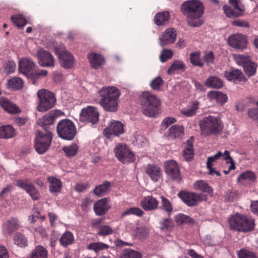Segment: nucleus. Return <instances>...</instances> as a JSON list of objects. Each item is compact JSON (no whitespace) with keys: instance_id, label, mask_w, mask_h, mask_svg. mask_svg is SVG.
I'll use <instances>...</instances> for the list:
<instances>
[{"instance_id":"1","label":"nucleus","mask_w":258,"mask_h":258,"mask_svg":"<svg viewBox=\"0 0 258 258\" xmlns=\"http://www.w3.org/2000/svg\"><path fill=\"white\" fill-rule=\"evenodd\" d=\"M181 9L187 16V23L192 27H199L202 24L200 19L204 12L202 3L198 0H189L182 5Z\"/></svg>"},{"instance_id":"2","label":"nucleus","mask_w":258,"mask_h":258,"mask_svg":"<svg viewBox=\"0 0 258 258\" xmlns=\"http://www.w3.org/2000/svg\"><path fill=\"white\" fill-rule=\"evenodd\" d=\"M98 93L101 97L100 104L105 110L115 112L117 110L118 99L120 92L116 87H103L99 90Z\"/></svg>"},{"instance_id":"3","label":"nucleus","mask_w":258,"mask_h":258,"mask_svg":"<svg viewBox=\"0 0 258 258\" xmlns=\"http://www.w3.org/2000/svg\"><path fill=\"white\" fill-rule=\"evenodd\" d=\"M143 113L148 117H155L161 111V101L155 95L146 91L141 95Z\"/></svg>"},{"instance_id":"4","label":"nucleus","mask_w":258,"mask_h":258,"mask_svg":"<svg viewBox=\"0 0 258 258\" xmlns=\"http://www.w3.org/2000/svg\"><path fill=\"white\" fill-rule=\"evenodd\" d=\"M200 126L202 134L209 136L220 134L223 125L219 118L209 115L200 121Z\"/></svg>"},{"instance_id":"5","label":"nucleus","mask_w":258,"mask_h":258,"mask_svg":"<svg viewBox=\"0 0 258 258\" xmlns=\"http://www.w3.org/2000/svg\"><path fill=\"white\" fill-rule=\"evenodd\" d=\"M230 228L238 231L246 232L254 228V221L246 216L235 214L232 215L228 220Z\"/></svg>"},{"instance_id":"6","label":"nucleus","mask_w":258,"mask_h":258,"mask_svg":"<svg viewBox=\"0 0 258 258\" xmlns=\"http://www.w3.org/2000/svg\"><path fill=\"white\" fill-rule=\"evenodd\" d=\"M52 139L51 131L43 132L37 131L35 134V149L36 152L42 154L49 148Z\"/></svg>"},{"instance_id":"7","label":"nucleus","mask_w":258,"mask_h":258,"mask_svg":"<svg viewBox=\"0 0 258 258\" xmlns=\"http://www.w3.org/2000/svg\"><path fill=\"white\" fill-rule=\"evenodd\" d=\"M56 129L58 137L66 140H72L77 133L74 122L68 119L61 120Z\"/></svg>"},{"instance_id":"8","label":"nucleus","mask_w":258,"mask_h":258,"mask_svg":"<svg viewBox=\"0 0 258 258\" xmlns=\"http://www.w3.org/2000/svg\"><path fill=\"white\" fill-rule=\"evenodd\" d=\"M37 95L39 100L37 106V110L39 111L44 112L48 110L53 106L56 102L54 94L47 90H39Z\"/></svg>"},{"instance_id":"9","label":"nucleus","mask_w":258,"mask_h":258,"mask_svg":"<svg viewBox=\"0 0 258 258\" xmlns=\"http://www.w3.org/2000/svg\"><path fill=\"white\" fill-rule=\"evenodd\" d=\"M116 157L123 164L133 163L135 161V155L124 144H118L114 149Z\"/></svg>"},{"instance_id":"10","label":"nucleus","mask_w":258,"mask_h":258,"mask_svg":"<svg viewBox=\"0 0 258 258\" xmlns=\"http://www.w3.org/2000/svg\"><path fill=\"white\" fill-rule=\"evenodd\" d=\"M54 49L61 66L66 69L72 68L74 64V57L71 53L63 46L56 47Z\"/></svg>"},{"instance_id":"11","label":"nucleus","mask_w":258,"mask_h":258,"mask_svg":"<svg viewBox=\"0 0 258 258\" xmlns=\"http://www.w3.org/2000/svg\"><path fill=\"white\" fill-rule=\"evenodd\" d=\"M99 113L95 107L88 106L82 109L80 113L81 121L96 124L99 120Z\"/></svg>"},{"instance_id":"12","label":"nucleus","mask_w":258,"mask_h":258,"mask_svg":"<svg viewBox=\"0 0 258 258\" xmlns=\"http://www.w3.org/2000/svg\"><path fill=\"white\" fill-rule=\"evenodd\" d=\"M229 2L231 8L225 5L223 6V10L228 17H239L242 15L244 7L240 0H229Z\"/></svg>"},{"instance_id":"13","label":"nucleus","mask_w":258,"mask_h":258,"mask_svg":"<svg viewBox=\"0 0 258 258\" xmlns=\"http://www.w3.org/2000/svg\"><path fill=\"white\" fill-rule=\"evenodd\" d=\"M36 56L39 65L42 67L53 68L55 66V59L51 54L43 49L37 51Z\"/></svg>"},{"instance_id":"14","label":"nucleus","mask_w":258,"mask_h":258,"mask_svg":"<svg viewBox=\"0 0 258 258\" xmlns=\"http://www.w3.org/2000/svg\"><path fill=\"white\" fill-rule=\"evenodd\" d=\"M229 45L233 48L244 49L247 46L246 37L242 34H235L229 37L228 39Z\"/></svg>"},{"instance_id":"15","label":"nucleus","mask_w":258,"mask_h":258,"mask_svg":"<svg viewBox=\"0 0 258 258\" xmlns=\"http://www.w3.org/2000/svg\"><path fill=\"white\" fill-rule=\"evenodd\" d=\"M165 171L167 174L174 180L178 181L180 180L179 168L177 162L174 160H170L165 163Z\"/></svg>"},{"instance_id":"16","label":"nucleus","mask_w":258,"mask_h":258,"mask_svg":"<svg viewBox=\"0 0 258 258\" xmlns=\"http://www.w3.org/2000/svg\"><path fill=\"white\" fill-rule=\"evenodd\" d=\"M17 185L24 189L33 200H38L40 199V195L38 190L35 187L34 184L28 182L27 180H18Z\"/></svg>"},{"instance_id":"17","label":"nucleus","mask_w":258,"mask_h":258,"mask_svg":"<svg viewBox=\"0 0 258 258\" xmlns=\"http://www.w3.org/2000/svg\"><path fill=\"white\" fill-rule=\"evenodd\" d=\"M124 132L123 125L119 121L112 120L106 127L104 133L107 138H110L111 135L118 136Z\"/></svg>"},{"instance_id":"18","label":"nucleus","mask_w":258,"mask_h":258,"mask_svg":"<svg viewBox=\"0 0 258 258\" xmlns=\"http://www.w3.org/2000/svg\"><path fill=\"white\" fill-rule=\"evenodd\" d=\"M176 38V31L172 28L166 29L159 37V44L164 47V46L172 44L174 42Z\"/></svg>"},{"instance_id":"19","label":"nucleus","mask_w":258,"mask_h":258,"mask_svg":"<svg viewBox=\"0 0 258 258\" xmlns=\"http://www.w3.org/2000/svg\"><path fill=\"white\" fill-rule=\"evenodd\" d=\"M56 117V113L51 111L42 118H40L37 121V123L43 127L44 130L43 132L51 131L49 126L53 124Z\"/></svg>"},{"instance_id":"20","label":"nucleus","mask_w":258,"mask_h":258,"mask_svg":"<svg viewBox=\"0 0 258 258\" xmlns=\"http://www.w3.org/2000/svg\"><path fill=\"white\" fill-rule=\"evenodd\" d=\"M35 64L33 61L27 57L22 58L19 62V72L27 77L35 69Z\"/></svg>"},{"instance_id":"21","label":"nucleus","mask_w":258,"mask_h":258,"mask_svg":"<svg viewBox=\"0 0 258 258\" xmlns=\"http://www.w3.org/2000/svg\"><path fill=\"white\" fill-rule=\"evenodd\" d=\"M178 196L188 206L196 205L200 199V196L194 192L180 191Z\"/></svg>"},{"instance_id":"22","label":"nucleus","mask_w":258,"mask_h":258,"mask_svg":"<svg viewBox=\"0 0 258 258\" xmlns=\"http://www.w3.org/2000/svg\"><path fill=\"white\" fill-rule=\"evenodd\" d=\"M256 176L254 172L247 170L241 173L237 178L238 183L244 185H250L256 181Z\"/></svg>"},{"instance_id":"23","label":"nucleus","mask_w":258,"mask_h":258,"mask_svg":"<svg viewBox=\"0 0 258 258\" xmlns=\"http://www.w3.org/2000/svg\"><path fill=\"white\" fill-rule=\"evenodd\" d=\"M108 201L106 198H104L96 202L93 206V209L95 214L98 216L104 215L110 209Z\"/></svg>"},{"instance_id":"24","label":"nucleus","mask_w":258,"mask_h":258,"mask_svg":"<svg viewBox=\"0 0 258 258\" xmlns=\"http://www.w3.org/2000/svg\"><path fill=\"white\" fill-rule=\"evenodd\" d=\"M146 173L154 182L158 181L162 176L161 168L155 164L148 165L146 168Z\"/></svg>"},{"instance_id":"25","label":"nucleus","mask_w":258,"mask_h":258,"mask_svg":"<svg viewBox=\"0 0 258 258\" xmlns=\"http://www.w3.org/2000/svg\"><path fill=\"white\" fill-rule=\"evenodd\" d=\"M0 105L5 110L11 114L18 113L21 112V109L18 106L5 97L0 98Z\"/></svg>"},{"instance_id":"26","label":"nucleus","mask_w":258,"mask_h":258,"mask_svg":"<svg viewBox=\"0 0 258 258\" xmlns=\"http://www.w3.org/2000/svg\"><path fill=\"white\" fill-rule=\"evenodd\" d=\"M87 57L91 67L94 69L100 68L104 62V58L101 55L94 52L89 53Z\"/></svg>"},{"instance_id":"27","label":"nucleus","mask_w":258,"mask_h":258,"mask_svg":"<svg viewBox=\"0 0 258 258\" xmlns=\"http://www.w3.org/2000/svg\"><path fill=\"white\" fill-rule=\"evenodd\" d=\"M224 75L227 80L235 83L241 81L244 78L243 73L237 69H232L226 71Z\"/></svg>"},{"instance_id":"28","label":"nucleus","mask_w":258,"mask_h":258,"mask_svg":"<svg viewBox=\"0 0 258 258\" xmlns=\"http://www.w3.org/2000/svg\"><path fill=\"white\" fill-rule=\"evenodd\" d=\"M141 205L145 210H151L158 207V202L153 197L148 196L141 201Z\"/></svg>"},{"instance_id":"29","label":"nucleus","mask_w":258,"mask_h":258,"mask_svg":"<svg viewBox=\"0 0 258 258\" xmlns=\"http://www.w3.org/2000/svg\"><path fill=\"white\" fill-rule=\"evenodd\" d=\"M47 180L49 182V189L51 193L55 194L60 191L62 183L59 179L53 176H49Z\"/></svg>"},{"instance_id":"30","label":"nucleus","mask_w":258,"mask_h":258,"mask_svg":"<svg viewBox=\"0 0 258 258\" xmlns=\"http://www.w3.org/2000/svg\"><path fill=\"white\" fill-rule=\"evenodd\" d=\"M207 96L211 100H215L217 103L220 105H223L228 100L227 95L219 91H209Z\"/></svg>"},{"instance_id":"31","label":"nucleus","mask_w":258,"mask_h":258,"mask_svg":"<svg viewBox=\"0 0 258 258\" xmlns=\"http://www.w3.org/2000/svg\"><path fill=\"white\" fill-rule=\"evenodd\" d=\"M47 73V71L45 70L34 69L27 77L32 81L33 84H36L37 80L46 76Z\"/></svg>"},{"instance_id":"32","label":"nucleus","mask_w":258,"mask_h":258,"mask_svg":"<svg viewBox=\"0 0 258 258\" xmlns=\"http://www.w3.org/2000/svg\"><path fill=\"white\" fill-rule=\"evenodd\" d=\"M205 85L209 88L220 89L223 87V82L217 76H210L205 81Z\"/></svg>"},{"instance_id":"33","label":"nucleus","mask_w":258,"mask_h":258,"mask_svg":"<svg viewBox=\"0 0 258 258\" xmlns=\"http://www.w3.org/2000/svg\"><path fill=\"white\" fill-rule=\"evenodd\" d=\"M228 158H230L229 151L226 150L223 153H222L221 151H219L216 154L208 157L207 162V168H211V166H212V163L218 159L221 158L225 160H227Z\"/></svg>"},{"instance_id":"34","label":"nucleus","mask_w":258,"mask_h":258,"mask_svg":"<svg viewBox=\"0 0 258 258\" xmlns=\"http://www.w3.org/2000/svg\"><path fill=\"white\" fill-rule=\"evenodd\" d=\"M133 233L137 239H144L148 236L149 229L145 226H137L133 230Z\"/></svg>"},{"instance_id":"35","label":"nucleus","mask_w":258,"mask_h":258,"mask_svg":"<svg viewBox=\"0 0 258 258\" xmlns=\"http://www.w3.org/2000/svg\"><path fill=\"white\" fill-rule=\"evenodd\" d=\"M199 102L197 101H195L186 108L181 109L180 112L182 114L187 117L192 116L196 114L197 111L199 108Z\"/></svg>"},{"instance_id":"36","label":"nucleus","mask_w":258,"mask_h":258,"mask_svg":"<svg viewBox=\"0 0 258 258\" xmlns=\"http://www.w3.org/2000/svg\"><path fill=\"white\" fill-rule=\"evenodd\" d=\"M24 81L19 77H13L10 79L8 82V87L12 90H19L23 88Z\"/></svg>"},{"instance_id":"37","label":"nucleus","mask_w":258,"mask_h":258,"mask_svg":"<svg viewBox=\"0 0 258 258\" xmlns=\"http://www.w3.org/2000/svg\"><path fill=\"white\" fill-rule=\"evenodd\" d=\"M74 241L73 234L69 231L65 232L59 239V242L61 245L63 247L72 244Z\"/></svg>"},{"instance_id":"38","label":"nucleus","mask_w":258,"mask_h":258,"mask_svg":"<svg viewBox=\"0 0 258 258\" xmlns=\"http://www.w3.org/2000/svg\"><path fill=\"white\" fill-rule=\"evenodd\" d=\"M183 130L182 126L173 125L169 129L168 136L170 139L180 137L183 134Z\"/></svg>"},{"instance_id":"39","label":"nucleus","mask_w":258,"mask_h":258,"mask_svg":"<svg viewBox=\"0 0 258 258\" xmlns=\"http://www.w3.org/2000/svg\"><path fill=\"white\" fill-rule=\"evenodd\" d=\"M194 188L204 192L211 194L213 192L212 188L209 185L208 183L203 180H198L194 183Z\"/></svg>"},{"instance_id":"40","label":"nucleus","mask_w":258,"mask_h":258,"mask_svg":"<svg viewBox=\"0 0 258 258\" xmlns=\"http://www.w3.org/2000/svg\"><path fill=\"white\" fill-rule=\"evenodd\" d=\"M28 258H47V251L42 246L35 247Z\"/></svg>"},{"instance_id":"41","label":"nucleus","mask_w":258,"mask_h":258,"mask_svg":"<svg viewBox=\"0 0 258 258\" xmlns=\"http://www.w3.org/2000/svg\"><path fill=\"white\" fill-rule=\"evenodd\" d=\"M192 138L187 141L186 147L183 151L182 155L186 161L190 160L194 157Z\"/></svg>"},{"instance_id":"42","label":"nucleus","mask_w":258,"mask_h":258,"mask_svg":"<svg viewBox=\"0 0 258 258\" xmlns=\"http://www.w3.org/2000/svg\"><path fill=\"white\" fill-rule=\"evenodd\" d=\"M169 17V13L167 11L158 13L154 17L155 23L158 26L163 25L168 21Z\"/></svg>"},{"instance_id":"43","label":"nucleus","mask_w":258,"mask_h":258,"mask_svg":"<svg viewBox=\"0 0 258 258\" xmlns=\"http://www.w3.org/2000/svg\"><path fill=\"white\" fill-rule=\"evenodd\" d=\"M185 64L180 60L174 61L171 67L168 69L167 73L169 75H173L174 73L178 71H184L185 70Z\"/></svg>"},{"instance_id":"44","label":"nucleus","mask_w":258,"mask_h":258,"mask_svg":"<svg viewBox=\"0 0 258 258\" xmlns=\"http://www.w3.org/2000/svg\"><path fill=\"white\" fill-rule=\"evenodd\" d=\"M110 187V183L106 181L103 184L96 186L94 189V193L97 196H103L107 193Z\"/></svg>"},{"instance_id":"45","label":"nucleus","mask_w":258,"mask_h":258,"mask_svg":"<svg viewBox=\"0 0 258 258\" xmlns=\"http://www.w3.org/2000/svg\"><path fill=\"white\" fill-rule=\"evenodd\" d=\"M175 220L177 224H191L194 223V220L189 216L181 213L178 214L175 216Z\"/></svg>"},{"instance_id":"46","label":"nucleus","mask_w":258,"mask_h":258,"mask_svg":"<svg viewBox=\"0 0 258 258\" xmlns=\"http://www.w3.org/2000/svg\"><path fill=\"white\" fill-rule=\"evenodd\" d=\"M142 257L141 253L131 249L123 250L120 255V258H142Z\"/></svg>"},{"instance_id":"47","label":"nucleus","mask_w":258,"mask_h":258,"mask_svg":"<svg viewBox=\"0 0 258 258\" xmlns=\"http://www.w3.org/2000/svg\"><path fill=\"white\" fill-rule=\"evenodd\" d=\"M189 59L190 62L194 66L203 67L204 62L201 59V54L200 52L196 51L192 52L189 54Z\"/></svg>"},{"instance_id":"48","label":"nucleus","mask_w":258,"mask_h":258,"mask_svg":"<svg viewBox=\"0 0 258 258\" xmlns=\"http://www.w3.org/2000/svg\"><path fill=\"white\" fill-rule=\"evenodd\" d=\"M108 248L107 244L102 242H94L91 243L87 246V249L94 251L96 253H98L102 250L106 249Z\"/></svg>"},{"instance_id":"49","label":"nucleus","mask_w":258,"mask_h":258,"mask_svg":"<svg viewBox=\"0 0 258 258\" xmlns=\"http://www.w3.org/2000/svg\"><path fill=\"white\" fill-rule=\"evenodd\" d=\"M248 102L251 103H255L256 105V107L253 108H250L248 110V115L250 118L252 119H258V101L253 100L251 97L248 98Z\"/></svg>"},{"instance_id":"50","label":"nucleus","mask_w":258,"mask_h":258,"mask_svg":"<svg viewBox=\"0 0 258 258\" xmlns=\"http://www.w3.org/2000/svg\"><path fill=\"white\" fill-rule=\"evenodd\" d=\"M11 20L19 28L24 27L27 23V20L22 15H15L11 17Z\"/></svg>"},{"instance_id":"51","label":"nucleus","mask_w":258,"mask_h":258,"mask_svg":"<svg viewBox=\"0 0 258 258\" xmlns=\"http://www.w3.org/2000/svg\"><path fill=\"white\" fill-rule=\"evenodd\" d=\"M2 138H11L13 137L16 132L12 126L8 125L2 126Z\"/></svg>"},{"instance_id":"52","label":"nucleus","mask_w":258,"mask_h":258,"mask_svg":"<svg viewBox=\"0 0 258 258\" xmlns=\"http://www.w3.org/2000/svg\"><path fill=\"white\" fill-rule=\"evenodd\" d=\"M160 229L162 231H170L174 226V224L170 218H165L161 221L160 223Z\"/></svg>"},{"instance_id":"53","label":"nucleus","mask_w":258,"mask_h":258,"mask_svg":"<svg viewBox=\"0 0 258 258\" xmlns=\"http://www.w3.org/2000/svg\"><path fill=\"white\" fill-rule=\"evenodd\" d=\"M78 147L76 144H73L70 146L63 148V151L69 157L75 156L78 152Z\"/></svg>"},{"instance_id":"54","label":"nucleus","mask_w":258,"mask_h":258,"mask_svg":"<svg viewBox=\"0 0 258 258\" xmlns=\"http://www.w3.org/2000/svg\"><path fill=\"white\" fill-rule=\"evenodd\" d=\"M235 59L236 63L244 68L250 61L251 59L249 56L241 54H238L235 56Z\"/></svg>"},{"instance_id":"55","label":"nucleus","mask_w":258,"mask_h":258,"mask_svg":"<svg viewBox=\"0 0 258 258\" xmlns=\"http://www.w3.org/2000/svg\"><path fill=\"white\" fill-rule=\"evenodd\" d=\"M15 243L20 247L27 245V240L24 235L21 233H16L14 237Z\"/></svg>"},{"instance_id":"56","label":"nucleus","mask_w":258,"mask_h":258,"mask_svg":"<svg viewBox=\"0 0 258 258\" xmlns=\"http://www.w3.org/2000/svg\"><path fill=\"white\" fill-rule=\"evenodd\" d=\"M256 64L255 63L250 61L244 68L243 70L244 72L248 76H251L255 74L256 70Z\"/></svg>"},{"instance_id":"57","label":"nucleus","mask_w":258,"mask_h":258,"mask_svg":"<svg viewBox=\"0 0 258 258\" xmlns=\"http://www.w3.org/2000/svg\"><path fill=\"white\" fill-rule=\"evenodd\" d=\"M113 230L108 225H100L98 227V235L100 236H106L113 233Z\"/></svg>"},{"instance_id":"58","label":"nucleus","mask_w":258,"mask_h":258,"mask_svg":"<svg viewBox=\"0 0 258 258\" xmlns=\"http://www.w3.org/2000/svg\"><path fill=\"white\" fill-rule=\"evenodd\" d=\"M144 212L143 211L138 208H130L126 211H124L121 214V216L123 217L126 215L134 214L137 215L138 216L141 217L143 215Z\"/></svg>"},{"instance_id":"59","label":"nucleus","mask_w":258,"mask_h":258,"mask_svg":"<svg viewBox=\"0 0 258 258\" xmlns=\"http://www.w3.org/2000/svg\"><path fill=\"white\" fill-rule=\"evenodd\" d=\"M173 55V52L170 49H164L162 50L161 55H160V60L162 62H164L167 60L168 59L172 57Z\"/></svg>"},{"instance_id":"60","label":"nucleus","mask_w":258,"mask_h":258,"mask_svg":"<svg viewBox=\"0 0 258 258\" xmlns=\"http://www.w3.org/2000/svg\"><path fill=\"white\" fill-rule=\"evenodd\" d=\"M18 227L17 220L15 219H12L9 220L7 224L8 232L11 233Z\"/></svg>"},{"instance_id":"61","label":"nucleus","mask_w":258,"mask_h":258,"mask_svg":"<svg viewBox=\"0 0 258 258\" xmlns=\"http://www.w3.org/2000/svg\"><path fill=\"white\" fill-rule=\"evenodd\" d=\"M239 258H255L254 253L245 249H242L238 252Z\"/></svg>"},{"instance_id":"62","label":"nucleus","mask_w":258,"mask_h":258,"mask_svg":"<svg viewBox=\"0 0 258 258\" xmlns=\"http://www.w3.org/2000/svg\"><path fill=\"white\" fill-rule=\"evenodd\" d=\"M163 82L161 77H157L151 82V87L155 90H159L163 84Z\"/></svg>"},{"instance_id":"63","label":"nucleus","mask_w":258,"mask_h":258,"mask_svg":"<svg viewBox=\"0 0 258 258\" xmlns=\"http://www.w3.org/2000/svg\"><path fill=\"white\" fill-rule=\"evenodd\" d=\"M161 199L163 209L167 212L170 213L172 211V207L170 201L164 197H161Z\"/></svg>"},{"instance_id":"64","label":"nucleus","mask_w":258,"mask_h":258,"mask_svg":"<svg viewBox=\"0 0 258 258\" xmlns=\"http://www.w3.org/2000/svg\"><path fill=\"white\" fill-rule=\"evenodd\" d=\"M176 122V119L174 117H168L165 118L162 121L161 127L163 129L167 128L170 125Z\"/></svg>"}]
</instances>
